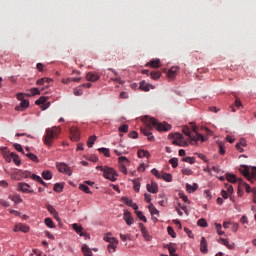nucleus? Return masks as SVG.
Masks as SVG:
<instances>
[{
	"instance_id": "nucleus-1",
	"label": "nucleus",
	"mask_w": 256,
	"mask_h": 256,
	"mask_svg": "<svg viewBox=\"0 0 256 256\" xmlns=\"http://www.w3.org/2000/svg\"><path fill=\"white\" fill-rule=\"evenodd\" d=\"M146 127L141 128V133L148 138V141H155V136L151 132L153 127L157 129V131H171V125L167 123H160L155 118L146 116L145 117Z\"/></svg>"
},
{
	"instance_id": "nucleus-2",
	"label": "nucleus",
	"mask_w": 256,
	"mask_h": 256,
	"mask_svg": "<svg viewBox=\"0 0 256 256\" xmlns=\"http://www.w3.org/2000/svg\"><path fill=\"white\" fill-rule=\"evenodd\" d=\"M190 125H192L193 132H191V129H189V127H184L182 130L184 135L189 137L191 143L193 142L197 143V141H201L202 143H205V141H207V137L197 132L198 128H197V125H195V122H191Z\"/></svg>"
},
{
	"instance_id": "nucleus-3",
	"label": "nucleus",
	"mask_w": 256,
	"mask_h": 256,
	"mask_svg": "<svg viewBox=\"0 0 256 256\" xmlns=\"http://www.w3.org/2000/svg\"><path fill=\"white\" fill-rule=\"evenodd\" d=\"M59 135H61L60 127L53 126L52 128H47L43 137L44 145L51 147L53 145V141H55Z\"/></svg>"
},
{
	"instance_id": "nucleus-4",
	"label": "nucleus",
	"mask_w": 256,
	"mask_h": 256,
	"mask_svg": "<svg viewBox=\"0 0 256 256\" xmlns=\"http://www.w3.org/2000/svg\"><path fill=\"white\" fill-rule=\"evenodd\" d=\"M96 169L98 171H102L103 177H105V179H108L109 181L115 182L117 181V171H115V169L108 167V166H97Z\"/></svg>"
},
{
	"instance_id": "nucleus-5",
	"label": "nucleus",
	"mask_w": 256,
	"mask_h": 256,
	"mask_svg": "<svg viewBox=\"0 0 256 256\" xmlns=\"http://www.w3.org/2000/svg\"><path fill=\"white\" fill-rule=\"evenodd\" d=\"M240 173L248 179V181H253L256 179V167H249V166H241Z\"/></svg>"
},
{
	"instance_id": "nucleus-6",
	"label": "nucleus",
	"mask_w": 256,
	"mask_h": 256,
	"mask_svg": "<svg viewBox=\"0 0 256 256\" xmlns=\"http://www.w3.org/2000/svg\"><path fill=\"white\" fill-rule=\"evenodd\" d=\"M169 137L174 139L172 142L173 145H178L179 147H185V145H187V142H185V138L181 133L170 134Z\"/></svg>"
},
{
	"instance_id": "nucleus-7",
	"label": "nucleus",
	"mask_w": 256,
	"mask_h": 256,
	"mask_svg": "<svg viewBox=\"0 0 256 256\" xmlns=\"http://www.w3.org/2000/svg\"><path fill=\"white\" fill-rule=\"evenodd\" d=\"M16 97L21 102H20V105L15 107V110L16 111H25V109H27V107H29V100H24L23 93H18L16 95Z\"/></svg>"
},
{
	"instance_id": "nucleus-8",
	"label": "nucleus",
	"mask_w": 256,
	"mask_h": 256,
	"mask_svg": "<svg viewBox=\"0 0 256 256\" xmlns=\"http://www.w3.org/2000/svg\"><path fill=\"white\" fill-rule=\"evenodd\" d=\"M56 167L60 173H65V175H68L69 177L73 175V170H71V168L65 163H58Z\"/></svg>"
},
{
	"instance_id": "nucleus-9",
	"label": "nucleus",
	"mask_w": 256,
	"mask_h": 256,
	"mask_svg": "<svg viewBox=\"0 0 256 256\" xmlns=\"http://www.w3.org/2000/svg\"><path fill=\"white\" fill-rule=\"evenodd\" d=\"M70 139L71 141H75V142L81 139V132L79 131V128L77 127L70 128Z\"/></svg>"
},
{
	"instance_id": "nucleus-10",
	"label": "nucleus",
	"mask_w": 256,
	"mask_h": 256,
	"mask_svg": "<svg viewBox=\"0 0 256 256\" xmlns=\"http://www.w3.org/2000/svg\"><path fill=\"white\" fill-rule=\"evenodd\" d=\"M36 105H42V111H45V109H49V106L51 105L50 102H47V97L41 96L38 100L35 101Z\"/></svg>"
},
{
	"instance_id": "nucleus-11",
	"label": "nucleus",
	"mask_w": 256,
	"mask_h": 256,
	"mask_svg": "<svg viewBox=\"0 0 256 256\" xmlns=\"http://www.w3.org/2000/svg\"><path fill=\"white\" fill-rule=\"evenodd\" d=\"M74 231L80 235V237H89V234L87 232H83V228L79 226V224L75 223L72 225Z\"/></svg>"
},
{
	"instance_id": "nucleus-12",
	"label": "nucleus",
	"mask_w": 256,
	"mask_h": 256,
	"mask_svg": "<svg viewBox=\"0 0 256 256\" xmlns=\"http://www.w3.org/2000/svg\"><path fill=\"white\" fill-rule=\"evenodd\" d=\"M148 210L152 215L153 221H157V217H159V210L155 207V205L151 204L148 206ZM156 215V217H155Z\"/></svg>"
},
{
	"instance_id": "nucleus-13",
	"label": "nucleus",
	"mask_w": 256,
	"mask_h": 256,
	"mask_svg": "<svg viewBox=\"0 0 256 256\" xmlns=\"http://www.w3.org/2000/svg\"><path fill=\"white\" fill-rule=\"evenodd\" d=\"M86 79H87V81H91L92 83H95V81H99V79H101V77L97 73L88 72L86 74Z\"/></svg>"
},
{
	"instance_id": "nucleus-14",
	"label": "nucleus",
	"mask_w": 256,
	"mask_h": 256,
	"mask_svg": "<svg viewBox=\"0 0 256 256\" xmlns=\"http://www.w3.org/2000/svg\"><path fill=\"white\" fill-rule=\"evenodd\" d=\"M146 189L149 193H154V194L159 193V186L155 182H152L151 184H147Z\"/></svg>"
},
{
	"instance_id": "nucleus-15",
	"label": "nucleus",
	"mask_w": 256,
	"mask_h": 256,
	"mask_svg": "<svg viewBox=\"0 0 256 256\" xmlns=\"http://www.w3.org/2000/svg\"><path fill=\"white\" fill-rule=\"evenodd\" d=\"M146 67H152L153 69H159V67H161V60H159V59L150 60L146 64Z\"/></svg>"
},
{
	"instance_id": "nucleus-16",
	"label": "nucleus",
	"mask_w": 256,
	"mask_h": 256,
	"mask_svg": "<svg viewBox=\"0 0 256 256\" xmlns=\"http://www.w3.org/2000/svg\"><path fill=\"white\" fill-rule=\"evenodd\" d=\"M123 219L127 225L131 226L134 223L133 216H131V212L125 211L123 215Z\"/></svg>"
},
{
	"instance_id": "nucleus-17",
	"label": "nucleus",
	"mask_w": 256,
	"mask_h": 256,
	"mask_svg": "<svg viewBox=\"0 0 256 256\" xmlns=\"http://www.w3.org/2000/svg\"><path fill=\"white\" fill-rule=\"evenodd\" d=\"M139 88L141 89V91H150L151 89H155V87L149 83H146L145 81H141L140 82V86Z\"/></svg>"
},
{
	"instance_id": "nucleus-18",
	"label": "nucleus",
	"mask_w": 256,
	"mask_h": 256,
	"mask_svg": "<svg viewBox=\"0 0 256 256\" xmlns=\"http://www.w3.org/2000/svg\"><path fill=\"white\" fill-rule=\"evenodd\" d=\"M200 251L201 253H203L204 255L208 253V248H207V239H205V237L201 238V243H200Z\"/></svg>"
},
{
	"instance_id": "nucleus-19",
	"label": "nucleus",
	"mask_w": 256,
	"mask_h": 256,
	"mask_svg": "<svg viewBox=\"0 0 256 256\" xmlns=\"http://www.w3.org/2000/svg\"><path fill=\"white\" fill-rule=\"evenodd\" d=\"M243 147H247V140L240 139L239 143L236 144V149L239 151V153H243Z\"/></svg>"
},
{
	"instance_id": "nucleus-20",
	"label": "nucleus",
	"mask_w": 256,
	"mask_h": 256,
	"mask_svg": "<svg viewBox=\"0 0 256 256\" xmlns=\"http://www.w3.org/2000/svg\"><path fill=\"white\" fill-rule=\"evenodd\" d=\"M31 186H29V184H25V183H19L18 184V189L20 191H23L24 193H33V190H29Z\"/></svg>"
},
{
	"instance_id": "nucleus-21",
	"label": "nucleus",
	"mask_w": 256,
	"mask_h": 256,
	"mask_svg": "<svg viewBox=\"0 0 256 256\" xmlns=\"http://www.w3.org/2000/svg\"><path fill=\"white\" fill-rule=\"evenodd\" d=\"M177 71H179V67H172L168 71V77L170 79H175V76L177 75Z\"/></svg>"
},
{
	"instance_id": "nucleus-22",
	"label": "nucleus",
	"mask_w": 256,
	"mask_h": 256,
	"mask_svg": "<svg viewBox=\"0 0 256 256\" xmlns=\"http://www.w3.org/2000/svg\"><path fill=\"white\" fill-rule=\"evenodd\" d=\"M9 199L16 204L23 203V198L19 195H9Z\"/></svg>"
},
{
	"instance_id": "nucleus-23",
	"label": "nucleus",
	"mask_w": 256,
	"mask_h": 256,
	"mask_svg": "<svg viewBox=\"0 0 256 256\" xmlns=\"http://www.w3.org/2000/svg\"><path fill=\"white\" fill-rule=\"evenodd\" d=\"M197 189H199V186L196 183H194L193 186L189 183L186 184V191H188V193H194Z\"/></svg>"
},
{
	"instance_id": "nucleus-24",
	"label": "nucleus",
	"mask_w": 256,
	"mask_h": 256,
	"mask_svg": "<svg viewBox=\"0 0 256 256\" xmlns=\"http://www.w3.org/2000/svg\"><path fill=\"white\" fill-rule=\"evenodd\" d=\"M82 252L85 256H93V252H91V248L87 244L82 245Z\"/></svg>"
},
{
	"instance_id": "nucleus-25",
	"label": "nucleus",
	"mask_w": 256,
	"mask_h": 256,
	"mask_svg": "<svg viewBox=\"0 0 256 256\" xmlns=\"http://www.w3.org/2000/svg\"><path fill=\"white\" fill-rule=\"evenodd\" d=\"M114 153L118 155V157H121V155H127L128 152L119 145L118 148L114 150Z\"/></svg>"
},
{
	"instance_id": "nucleus-26",
	"label": "nucleus",
	"mask_w": 256,
	"mask_h": 256,
	"mask_svg": "<svg viewBox=\"0 0 256 256\" xmlns=\"http://www.w3.org/2000/svg\"><path fill=\"white\" fill-rule=\"evenodd\" d=\"M42 177L43 179H45L46 181H49L50 179H53V173H51V171L49 170H44L42 172Z\"/></svg>"
},
{
	"instance_id": "nucleus-27",
	"label": "nucleus",
	"mask_w": 256,
	"mask_h": 256,
	"mask_svg": "<svg viewBox=\"0 0 256 256\" xmlns=\"http://www.w3.org/2000/svg\"><path fill=\"white\" fill-rule=\"evenodd\" d=\"M226 180L229 182V183H237V176L234 175V174H230V173H227L226 174Z\"/></svg>"
},
{
	"instance_id": "nucleus-28",
	"label": "nucleus",
	"mask_w": 256,
	"mask_h": 256,
	"mask_svg": "<svg viewBox=\"0 0 256 256\" xmlns=\"http://www.w3.org/2000/svg\"><path fill=\"white\" fill-rule=\"evenodd\" d=\"M137 155L140 159H143V157H147V159H149V157H151V154L145 150H138Z\"/></svg>"
},
{
	"instance_id": "nucleus-29",
	"label": "nucleus",
	"mask_w": 256,
	"mask_h": 256,
	"mask_svg": "<svg viewBox=\"0 0 256 256\" xmlns=\"http://www.w3.org/2000/svg\"><path fill=\"white\" fill-rule=\"evenodd\" d=\"M161 179L167 181V183H171V181H173V176H171L169 173H163L161 174Z\"/></svg>"
},
{
	"instance_id": "nucleus-30",
	"label": "nucleus",
	"mask_w": 256,
	"mask_h": 256,
	"mask_svg": "<svg viewBox=\"0 0 256 256\" xmlns=\"http://www.w3.org/2000/svg\"><path fill=\"white\" fill-rule=\"evenodd\" d=\"M44 222H45V225L50 229H55V223L53 222V219L45 218Z\"/></svg>"
},
{
	"instance_id": "nucleus-31",
	"label": "nucleus",
	"mask_w": 256,
	"mask_h": 256,
	"mask_svg": "<svg viewBox=\"0 0 256 256\" xmlns=\"http://www.w3.org/2000/svg\"><path fill=\"white\" fill-rule=\"evenodd\" d=\"M162 73L160 71H154L150 73V77L151 79H153L154 81H157V79L161 78Z\"/></svg>"
},
{
	"instance_id": "nucleus-32",
	"label": "nucleus",
	"mask_w": 256,
	"mask_h": 256,
	"mask_svg": "<svg viewBox=\"0 0 256 256\" xmlns=\"http://www.w3.org/2000/svg\"><path fill=\"white\" fill-rule=\"evenodd\" d=\"M12 161L15 163V165H21V159L19 158V155L15 153H11Z\"/></svg>"
},
{
	"instance_id": "nucleus-33",
	"label": "nucleus",
	"mask_w": 256,
	"mask_h": 256,
	"mask_svg": "<svg viewBox=\"0 0 256 256\" xmlns=\"http://www.w3.org/2000/svg\"><path fill=\"white\" fill-rule=\"evenodd\" d=\"M51 81H53L51 78H41L37 80L36 85H45V83H51Z\"/></svg>"
},
{
	"instance_id": "nucleus-34",
	"label": "nucleus",
	"mask_w": 256,
	"mask_h": 256,
	"mask_svg": "<svg viewBox=\"0 0 256 256\" xmlns=\"http://www.w3.org/2000/svg\"><path fill=\"white\" fill-rule=\"evenodd\" d=\"M95 141H97V136L93 135L90 136L88 141H87V145L89 148L93 147V145H95Z\"/></svg>"
},
{
	"instance_id": "nucleus-35",
	"label": "nucleus",
	"mask_w": 256,
	"mask_h": 256,
	"mask_svg": "<svg viewBox=\"0 0 256 256\" xmlns=\"http://www.w3.org/2000/svg\"><path fill=\"white\" fill-rule=\"evenodd\" d=\"M47 210L49 211V213H51V215H53V217L57 218L58 217V213L57 210H55V207L51 206V205H47Z\"/></svg>"
},
{
	"instance_id": "nucleus-36",
	"label": "nucleus",
	"mask_w": 256,
	"mask_h": 256,
	"mask_svg": "<svg viewBox=\"0 0 256 256\" xmlns=\"http://www.w3.org/2000/svg\"><path fill=\"white\" fill-rule=\"evenodd\" d=\"M141 233L146 241H151V236L149 235L147 228H142Z\"/></svg>"
},
{
	"instance_id": "nucleus-37",
	"label": "nucleus",
	"mask_w": 256,
	"mask_h": 256,
	"mask_svg": "<svg viewBox=\"0 0 256 256\" xmlns=\"http://www.w3.org/2000/svg\"><path fill=\"white\" fill-rule=\"evenodd\" d=\"M79 190L83 191L84 193L91 194V190L89 189V186H87L85 184H80L79 185Z\"/></svg>"
},
{
	"instance_id": "nucleus-38",
	"label": "nucleus",
	"mask_w": 256,
	"mask_h": 256,
	"mask_svg": "<svg viewBox=\"0 0 256 256\" xmlns=\"http://www.w3.org/2000/svg\"><path fill=\"white\" fill-rule=\"evenodd\" d=\"M170 165H172L173 169H177L179 166V160L177 158H171L169 160Z\"/></svg>"
},
{
	"instance_id": "nucleus-39",
	"label": "nucleus",
	"mask_w": 256,
	"mask_h": 256,
	"mask_svg": "<svg viewBox=\"0 0 256 256\" xmlns=\"http://www.w3.org/2000/svg\"><path fill=\"white\" fill-rule=\"evenodd\" d=\"M54 191L56 192V193H62L63 192V184H61V183H56L55 185H54Z\"/></svg>"
},
{
	"instance_id": "nucleus-40",
	"label": "nucleus",
	"mask_w": 256,
	"mask_h": 256,
	"mask_svg": "<svg viewBox=\"0 0 256 256\" xmlns=\"http://www.w3.org/2000/svg\"><path fill=\"white\" fill-rule=\"evenodd\" d=\"M26 157H29L31 159V161H34V163H39V158H37V155L28 152L26 154Z\"/></svg>"
},
{
	"instance_id": "nucleus-41",
	"label": "nucleus",
	"mask_w": 256,
	"mask_h": 256,
	"mask_svg": "<svg viewBox=\"0 0 256 256\" xmlns=\"http://www.w3.org/2000/svg\"><path fill=\"white\" fill-rule=\"evenodd\" d=\"M136 215L140 221H143V223H147V217H145V215H143V212L136 211Z\"/></svg>"
},
{
	"instance_id": "nucleus-42",
	"label": "nucleus",
	"mask_w": 256,
	"mask_h": 256,
	"mask_svg": "<svg viewBox=\"0 0 256 256\" xmlns=\"http://www.w3.org/2000/svg\"><path fill=\"white\" fill-rule=\"evenodd\" d=\"M98 151L99 153H103L105 157H111V153L109 152L108 148H99Z\"/></svg>"
},
{
	"instance_id": "nucleus-43",
	"label": "nucleus",
	"mask_w": 256,
	"mask_h": 256,
	"mask_svg": "<svg viewBox=\"0 0 256 256\" xmlns=\"http://www.w3.org/2000/svg\"><path fill=\"white\" fill-rule=\"evenodd\" d=\"M240 185H244L246 193H251V186L244 182L243 180L239 179Z\"/></svg>"
},
{
	"instance_id": "nucleus-44",
	"label": "nucleus",
	"mask_w": 256,
	"mask_h": 256,
	"mask_svg": "<svg viewBox=\"0 0 256 256\" xmlns=\"http://www.w3.org/2000/svg\"><path fill=\"white\" fill-rule=\"evenodd\" d=\"M182 161H184V163H190V165H193V163H195V158L187 156L182 158Z\"/></svg>"
},
{
	"instance_id": "nucleus-45",
	"label": "nucleus",
	"mask_w": 256,
	"mask_h": 256,
	"mask_svg": "<svg viewBox=\"0 0 256 256\" xmlns=\"http://www.w3.org/2000/svg\"><path fill=\"white\" fill-rule=\"evenodd\" d=\"M132 183H133L134 191H136V193H139L141 184L137 182V180H133Z\"/></svg>"
},
{
	"instance_id": "nucleus-46",
	"label": "nucleus",
	"mask_w": 256,
	"mask_h": 256,
	"mask_svg": "<svg viewBox=\"0 0 256 256\" xmlns=\"http://www.w3.org/2000/svg\"><path fill=\"white\" fill-rule=\"evenodd\" d=\"M167 231H168V235H171L173 237V239H175V237H177V234L175 233V230L173 229V227L168 226Z\"/></svg>"
},
{
	"instance_id": "nucleus-47",
	"label": "nucleus",
	"mask_w": 256,
	"mask_h": 256,
	"mask_svg": "<svg viewBox=\"0 0 256 256\" xmlns=\"http://www.w3.org/2000/svg\"><path fill=\"white\" fill-rule=\"evenodd\" d=\"M118 162L120 163V165H125V163H129V159L125 156H121L118 158Z\"/></svg>"
},
{
	"instance_id": "nucleus-48",
	"label": "nucleus",
	"mask_w": 256,
	"mask_h": 256,
	"mask_svg": "<svg viewBox=\"0 0 256 256\" xmlns=\"http://www.w3.org/2000/svg\"><path fill=\"white\" fill-rule=\"evenodd\" d=\"M215 227H216V231H217L218 235H224L225 234V232L221 231V229L223 228V226L221 224L216 223Z\"/></svg>"
},
{
	"instance_id": "nucleus-49",
	"label": "nucleus",
	"mask_w": 256,
	"mask_h": 256,
	"mask_svg": "<svg viewBox=\"0 0 256 256\" xmlns=\"http://www.w3.org/2000/svg\"><path fill=\"white\" fill-rule=\"evenodd\" d=\"M30 91H31V94H28L29 97L31 96L33 97L35 95H41V92L39 91L38 88H32Z\"/></svg>"
},
{
	"instance_id": "nucleus-50",
	"label": "nucleus",
	"mask_w": 256,
	"mask_h": 256,
	"mask_svg": "<svg viewBox=\"0 0 256 256\" xmlns=\"http://www.w3.org/2000/svg\"><path fill=\"white\" fill-rule=\"evenodd\" d=\"M122 201L125 203V205H128V207H131L133 205V200H131L127 197H123Z\"/></svg>"
},
{
	"instance_id": "nucleus-51",
	"label": "nucleus",
	"mask_w": 256,
	"mask_h": 256,
	"mask_svg": "<svg viewBox=\"0 0 256 256\" xmlns=\"http://www.w3.org/2000/svg\"><path fill=\"white\" fill-rule=\"evenodd\" d=\"M197 225L199 226V227H207V220H205V219H199L198 220V222H197Z\"/></svg>"
},
{
	"instance_id": "nucleus-52",
	"label": "nucleus",
	"mask_w": 256,
	"mask_h": 256,
	"mask_svg": "<svg viewBox=\"0 0 256 256\" xmlns=\"http://www.w3.org/2000/svg\"><path fill=\"white\" fill-rule=\"evenodd\" d=\"M20 231H22V233H29V226L25 224H20Z\"/></svg>"
},
{
	"instance_id": "nucleus-53",
	"label": "nucleus",
	"mask_w": 256,
	"mask_h": 256,
	"mask_svg": "<svg viewBox=\"0 0 256 256\" xmlns=\"http://www.w3.org/2000/svg\"><path fill=\"white\" fill-rule=\"evenodd\" d=\"M226 193H228V195H233V186L231 184H226Z\"/></svg>"
},
{
	"instance_id": "nucleus-54",
	"label": "nucleus",
	"mask_w": 256,
	"mask_h": 256,
	"mask_svg": "<svg viewBox=\"0 0 256 256\" xmlns=\"http://www.w3.org/2000/svg\"><path fill=\"white\" fill-rule=\"evenodd\" d=\"M179 197L181 200L184 201V203H190L189 198H187V196L183 192L179 193Z\"/></svg>"
},
{
	"instance_id": "nucleus-55",
	"label": "nucleus",
	"mask_w": 256,
	"mask_h": 256,
	"mask_svg": "<svg viewBox=\"0 0 256 256\" xmlns=\"http://www.w3.org/2000/svg\"><path fill=\"white\" fill-rule=\"evenodd\" d=\"M119 131L121 133H127V131H129V126L127 124H124V125L119 127Z\"/></svg>"
},
{
	"instance_id": "nucleus-56",
	"label": "nucleus",
	"mask_w": 256,
	"mask_h": 256,
	"mask_svg": "<svg viewBox=\"0 0 256 256\" xmlns=\"http://www.w3.org/2000/svg\"><path fill=\"white\" fill-rule=\"evenodd\" d=\"M151 173H152V175H154L155 177H157V179H161V173H159V171H158L157 169L153 168V169L151 170Z\"/></svg>"
},
{
	"instance_id": "nucleus-57",
	"label": "nucleus",
	"mask_w": 256,
	"mask_h": 256,
	"mask_svg": "<svg viewBox=\"0 0 256 256\" xmlns=\"http://www.w3.org/2000/svg\"><path fill=\"white\" fill-rule=\"evenodd\" d=\"M219 243H222V245H225L226 247H229V249H231V245H229V240L221 238Z\"/></svg>"
},
{
	"instance_id": "nucleus-58",
	"label": "nucleus",
	"mask_w": 256,
	"mask_h": 256,
	"mask_svg": "<svg viewBox=\"0 0 256 256\" xmlns=\"http://www.w3.org/2000/svg\"><path fill=\"white\" fill-rule=\"evenodd\" d=\"M182 173H183V175H193V170H191L189 168H183Z\"/></svg>"
},
{
	"instance_id": "nucleus-59",
	"label": "nucleus",
	"mask_w": 256,
	"mask_h": 256,
	"mask_svg": "<svg viewBox=\"0 0 256 256\" xmlns=\"http://www.w3.org/2000/svg\"><path fill=\"white\" fill-rule=\"evenodd\" d=\"M219 153L220 155H225V145L223 143L219 144Z\"/></svg>"
},
{
	"instance_id": "nucleus-60",
	"label": "nucleus",
	"mask_w": 256,
	"mask_h": 256,
	"mask_svg": "<svg viewBox=\"0 0 256 256\" xmlns=\"http://www.w3.org/2000/svg\"><path fill=\"white\" fill-rule=\"evenodd\" d=\"M120 171L124 175H127V166L125 164H120Z\"/></svg>"
},
{
	"instance_id": "nucleus-61",
	"label": "nucleus",
	"mask_w": 256,
	"mask_h": 256,
	"mask_svg": "<svg viewBox=\"0 0 256 256\" xmlns=\"http://www.w3.org/2000/svg\"><path fill=\"white\" fill-rule=\"evenodd\" d=\"M115 249H117V245H116V244H109V245H108V251H109V253H111V252L114 253Z\"/></svg>"
},
{
	"instance_id": "nucleus-62",
	"label": "nucleus",
	"mask_w": 256,
	"mask_h": 256,
	"mask_svg": "<svg viewBox=\"0 0 256 256\" xmlns=\"http://www.w3.org/2000/svg\"><path fill=\"white\" fill-rule=\"evenodd\" d=\"M137 137H139V134L136 131H132L129 133L130 139H137Z\"/></svg>"
},
{
	"instance_id": "nucleus-63",
	"label": "nucleus",
	"mask_w": 256,
	"mask_h": 256,
	"mask_svg": "<svg viewBox=\"0 0 256 256\" xmlns=\"http://www.w3.org/2000/svg\"><path fill=\"white\" fill-rule=\"evenodd\" d=\"M31 179H33V181H37L39 183L40 181H42L43 178H41V176H37L35 174H32Z\"/></svg>"
},
{
	"instance_id": "nucleus-64",
	"label": "nucleus",
	"mask_w": 256,
	"mask_h": 256,
	"mask_svg": "<svg viewBox=\"0 0 256 256\" xmlns=\"http://www.w3.org/2000/svg\"><path fill=\"white\" fill-rule=\"evenodd\" d=\"M14 148L16 149V151L23 153V147L21 146V144H14Z\"/></svg>"
}]
</instances>
